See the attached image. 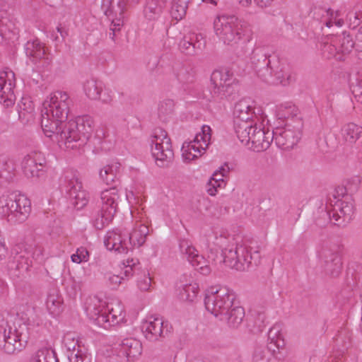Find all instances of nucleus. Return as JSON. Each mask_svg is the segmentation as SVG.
Masks as SVG:
<instances>
[{"label":"nucleus","mask_w":362,"mask_h":362,"mask_svg":"<svg viewBox=\"0 0 362 362\" xmlns=\"http://www.w3.org/2000/svg\"><path fill=\"white\" fill-rule=\"evenodd\" d=\"M268 351L263 347H257L253 354L252 362H269Z\"/></svg>","instance_id":"864d4df0"},{"label":"nucleus","mask_w":362,"mask_h":362,"mask_svg":"<svg viewBox=\"0 0 362 362\" xmlns=\"http://www.w3.org/2000/svg\"><path fill=\"white\" fill-rule=\"evenodd\" d=\"M139 0H119L117 3V8L119 9L120 15L127 9V7L131 6L132 4H137Z\"/></svg>","instance_id":"680f3d73"},{"label":"nucleus","mask_w":362,"mask_h":362,"mask_svg":"<svg viewBox=\"0 0 362 362\" xmlns=\"http://www.w3.org/2000/svg\"><path fill=\"white\" fill-rule=\"evenodd\" d=\"M18 117L23 123L30 122L33 119V105L28 99L23 98V100L18 104Z\"/></svg>","instance_id":"72a5a7b5"},{"label":"nucleus","mask_w":362,"mask_h":362,"mask_svg":"<svg viewBox=\"0 0 362 362\" xmlns=\"http://www.w3.org/2000/svg\"><path fill=\"white\" fill-rule=\"evenodd\" d=\"M15 170L13 160L6 156H0V178L6 181H10L13 177V172Z\"/></svg>","instance_id":"e433bc0d"},{"label":"nucleus","mask_w":362,"mask_h":362,"mask_svg":"<svg viewBox=\"0 0 362 362\" xmlns=\"http://www.w3.org/2000/svg\"><path fill=\"white\" fill-rule=\"evenodd\" d=\"M299 126L294 129L288 128H277L274 131V140L278 147L284 150L292 149L299 141L302 136L303 124L298 122Z\"/></svg>","instance_id":"dca6fc26"},{"label":"nucleus","mask_w":362,"mask_h":362,"mask_svg":"<svg viewBox=\"0 0 362 362\" xmlns=\"http://www.w3.org/2000/svg\"><path fill=\"white\" fill-rule=\"evenodd\" d=\"M162 6L156 0H146L144 10L145 17L148 20H154L160 13Z\"/></svg>","instance_id":"79ce46f5"},{"label":"nucleus","mask_w":362,"mask_h":362,"mask_svg":"<svg viewBox=\"0 0 362 362\" xmlns=\"http://www.w3.org/2000/svg\"><path fill=\"white\" fill-rule=\"evenodd\" d=\"M259 128H260V127H257V124L253 127V128H252L250 129V131L248 132V136H247L246 138L247 139H246V141H240L241 143L244 144L245 145H249L250 144H252V137H253V135L256 133L258 132V129Z\"/></svg>","instance_id":"338daca9"},{"label":"nucleus","mask_w":362,"mask_h":362,"mask_svg":"<svg viewBox=\"0 0 362 362\" xmlns=\"http://www.w3.org/2000/svg\"><path fill=\"white\" fill-rule=\"evenodd\" d=\"M287 112L282 113L281 116L285 118H294L296 117L298 115V109L294 106L290 105L289 107H286Z\"/></svg>","instance_id":"0e129e2a"},{"label":"nucleus","mask_w":362,"mask_h":362,"mask_svg":"<svg viewBox=\"0 0 362 362\" xmlns=\"http://www.w3.org/2000/svg\"><path fill=\"white\" fill-rule=\"evenodd\" d=\"M343 138L346 142L355 143L357 139L362 136V127L354 123H349L341 129Z\"/></svg>","instance_id":"473e14b6"},{"label":"nucleus","mask_w":362,"mask_h":362,"mask_svg":"<svg viewBox=\"0 0 362 362\" xmlns=\"http://www.w3.org/2000/svg\"><path fill=\"white\" fill-rule=\"evenodd\" d=\"M192 42L197 51H202L206 45V40L201 33H191L187 36Z\"/></svg>","instance_id":"8fccbe9b"},{"label":"nucleus","mask_w":362,"mask_h":362,"mask_svg":"<svg viewBox=\"0 0 362 362\" xmlns=\"http://www.w3.org/2000/svg\"><path fill=\"white\" fill-rule=\"evenodd\" d=\"M68 358L70 362H90V356L81 346H78V349H74L73 352L68 355Z\"/></svg>","instance_id":"49530a36"},{"label":"nucleus","mask_w":362,"mask_h":362,"mask_svg":"<svg viewBox=\"0 0 362 362\" xmlns=\"http://www.w3.org/2000/svg\"><path fill=\"white\" fill-rule=\"evenodd\" d=\"M124 279V276H120L115 275V274L110 275L108 276V281L110 282V284L113 288L118 286L122 283V281Z\"/></svg>","instance_id":"69168bd1"},{"label":"nucleus","mask_w":362,"mask_h":362,"mask_svg":"<svg viewBox=\"0 0 362 362\" xmlns=\"http://www.w3.org/2000/svg\"><path fill=\"white\" fill-rule=\"evenodd\" d=\"M348 191L349 189L346 186H338L335 189L333 197L336 201L333 204V209L332 211H323L321 212L320 216L325 221L321 223L317 219V226L322 227L328 222V220H334L335 225L344 227L352 220L354 214V206L351 197L348 194Z\"/></svg>","instance_id":"20e7f679"},{"label":"nucleus","mask_w":362,"mask_h":362,"mask_svg":"<svg viewBox=\"0 0 362 362\" xmlns=\"http://www.w3.org/2000/svg\"><path fill=\"white\" fill-rule=\"evenodd\" d=\"M148 233V226L141 224L138 229L134 230L131 233L128 234L127 236L128 238L127 243L129 250H132L134 247H139L143 245L146 242Z\"/></svg>","instance_id":"c85d7f7f"},{"label":"nucleus","mask_w":362,"mask_h":362,"mask_svg":"<svg viewBox=\"0 0 362 362\" xmlns=\"http://www.w3.org/2000/svg\"><path fill=\"white\" fill-rule=\"evenodd\" d=\"M63 188L73 207L83 209L88 202V193L83 189L82 183L73 171H66L63 175Z\"/></svg>","instance_id":"4468645a"},{"label":"nucleus","mask_w":362,"mask_h":362,"mask_svg":"<svg viewBox=\"0 0 362 362\" xmlns=\"http://www.w3.org/2000/svg\"><path fill=\"white\" fill-rule=\"evenodd\" d=\"M179 47L181 51L187 55H194L197 52L192 42L188 39L187 36H185L184 38L180 41Z\"/></svg>","instance_id":"3c124183"},{"label":"nucleus","mask_w":362,"mask_h":362,"mask_svg":"<svg viewBox=\"0 0 362 362\" xmlns=\"http://www.w3.org/2000/svg\"><path fill=\"white\" fill-rule=\"evenodd\" d=\"M106 248L109 250H115L118 253H127L129 247L127 243V236L121 233L112 231L108 233L104 240Z\"/></svg>","instance_id":"aec40b11"},{"label":"nucleus","mask_w":362,"mask_h":362,"mask_svg":"<svg viewBox=\"0 0 362 362\" xmlns=\"http://www.w3.org/2000/svg\"><path fill=\"white\" fill-rule=\"evenodd\" d=\"M27 247H30L31 250L30 259L35 261H42L43 259V249L40 246H35L33 247L30 245H27L25 243Z\"/></svg>","instance_id":"4d7b16f0"},{"label":"nucleus","mask_w":362,"mask_h":362,"mask_svg":"<svg viewBox=\"0 0 362 362\" xmlns=\"http://www.w3.org/2000/svg\"><path fill=\"white\" fill-rule=\"evenodd\" d=\"M198 285L194 284H185L179 293V298L182 300L192 302L198 293Z\"/></svg>","instance_id":"ea45409f"},{"label":"nucleus","mask_w":362,"mask_h":362,"mask_svg":"<svg viewBox=\"0 0 362 362\" xmlns=\"http://www.w3.org/2000/svg\"><path fill=\"white\" fill-rule=\"evenodd\" d=\"M31 250L25 243L15 245L11 250V257L8 263V270L10 276L13 279L24 277L32 266L30 259Z\"/></svg>","instance_id":"ddd939ff"},{"label":"nucleus","mask_w":362,"mask_h":362,"mask_svg":"<svg viewBox=\"0 0 362 362\" xmlns=\"http://www.w3.org/2000/svg\"><path fill=\"white\" fill-rule=\"evenodd\" d=\"M174 102L173 100L161 101L158 105V115L159 119L165 122L171 117L174 110Z\"/></svg>","instance_id":"58836bf2"},{"label":"nucleus","mask_w":362,"mask_h":362,"mask_svg":"<svg viewBox=\"0 0 362 362\" xmlns=\"http://www.w3.org/2000/svg\"><path fill=\"white\" fill-rule=\"evenodd\" d=\"M62 302L63 300L59 295L58 291L56 288L50 289L46 300V305L49 313L58 315L62 310Z\"/></svg>","instance_id":"7c9ffc66"},{"label":"nucleus","mask_w":362,"mask_h":362,"mask_svg":"<svg viewBox=\"0 0 362 362\" xmlns=\"http://www.w3.org/2000/svg\"><path fill=\"white\" fill-rule=\"evenodd\" d=\"M230 171V168L228 165V163H225L223 165L219 167L218 170H216L215 172L220 173L221 177H227L229 175V173Z\"/></svg>","instance_id":"774afa93"},{"label":"nucleus","mask_w":362,"mask_h":362,"mask_svg":"<svg viewBox=\"0 0 362 362\" xmlns=\"http://www.w3.org/2000/svg\"><path fill=\"white\" fill-rule=\"evenodd\" d=\"M274 131H265L264 128H259L258 132L252 137V144L250 146L252 151L262 152L266 151L274 141Z\"/></svg>","instance_id":"412c9836"},{"label":"nucleus","mask_w":362,"mask_h":362,"mask_svg":"<svg viewBox=\"0 0 362 362\" xmlns=\"http://www.w3.org/2000/svg\"><path fill=\"white\" fill-rule=\"evenodd\" d=\"M119 356H124L127 359L134 358L141 354V343L134 338H127L122 341Z\"/></svg>","instance_id":"b1692460"},{"label":"nucleus","mask_w":362,"mask_h":362,"mask_svg":"<svg viewBox=\"0 0 362 362\" xmlns=\"http://www.w3.org/2000/svg\"><path fill=\"white\" fill-rule=\"evenodd\" d=\"M139 264L138 259H128L127 264L124 266L123 274L126 278H129L134 275L138 276L137 285L139 288L142 291H146L149 290L151 286V278L149 274H146L144 273V275H141V272L138 267Z\"/></svg>","instance_id":"a211bd4d"},{"label":"nucleus","mask_w":362,"mask_h":362,"mask_svg":"<svg viewBox=\"0 0 362 362\" xmlns=\"http://www.w3.org/2000/svg\"><path fill=\"white\" fill-rule=\"evenodd\" d=\"M211 127L208 125H204L202 127V132L197 134L194 139V142H197V144H199L200 142H202L204 145H201V147L203 150V151H206V148L208 147L209 144V141L211 140Z\"/></svg>","instance_id":"37998d69"},{"label":"nucleus","mask_w":362,"mask_h":362,"mask_svg":"<svg viewBox=\"0 0 362 362\" xmlns=\"http://www.w3.org/2000/svg\"><path fill=\"white\" fill-rule=\"evenodd\" d=\"M251 248L242 244H236L235 247L222 248L219 255L214 257V252L211 251V258L216 264L224 263L226 266L238 271H245L250 267H257L261 260L259 252L257 250L252 252Z\"/></svg>","instance_id":"7ed1b4c3"},{"label":"nucleus","mask_w":362,"mask_h":362,"mask_svg":"<svg viewBox=\"0 0 362 362\" xmlns=\"http://www.w3.org/2000/svg\"><path fill=\"white\" fill-rule=\"evenodd\" d=\"M42 163H37L36 158L28 155L22 161V169L24 175L28 177H39L43 175Z\"/></svg>","instance_id":"bb28decb"},{"label":"nucleus","mask_w":362,"mask_h":362,"mask_svg":"<svg viewBox=\"0 0 362 362\" xmlns=\"http://www.w3.org/2000/svg\"><path fill=\"white\" fill-rule=\"evenodd\" d=\"M253 103L250 98H244L236 103L233 110L234 119L245 120L256 117Z\"/></svg>","instance_id":"5701e85b"},{"label":"nucleus","mask_w":362,"mask_h":362,"mask_svg":"<svg viewBox=\"0 0 362 362\" xmlns=\"http://www.w3.org/2000/svg\"><path fill=\"white\" fill-rule=\"evenodd\" d=\"M151 153L156 164L160 168L168 167L174 158L171 141L167 132L161 128L154 129L151 136Z\"/></svg>","instance_id":"9b49d317"},{"label":"nucleus","mask_w":362,"mask_h":362,"mask_svg":"<svg viewBox=\"0 0 362 362\" xmlns=\"http://www.w3.org/2000/svg\"><path fill=\"white\" fill-rule=\"evenodd\" d=\"M64 343L70 353L73 352L74 349H78V346H80L78 341H75L74 339L71 337L69 334H67L64 337Z\"/></svg>","instance_id":"052dcab7"},{"label":"nucleus","mask_w":362,"mask_h":362,"mask_svg":"<svg viewBox=\"0 0 362 362\" xmlns=\"http://www.w3.org/2000/svg\"><path fill=\"white\" fill-rule=\"evenodd\" d=\"M30 211V200L25 195L12 192L0 197V216L11 224L25 221Z\"/></svg>","instance_id":"39448f33"},{"label":"nucleus","mask_w":362,"mask_h":362,"mask_svg":"<svg viewBox=\"0 0 362 362\" xmlns=\"http://www.w3.org/2000/svg\"><path fill=\"white\" fill-rule=\"evenodd\" d=\"M120 194L115 185L102 191L100 200L91 213V222L97 230L103 229L115 215Z\"/></svg>","instance_id":"423d86ee"},{"label":"nucleus","mask_w":362,"mask_h":362,"mask_svg":"<svg viewBox=\"0 0 362 362\" xmlns=\"http://www.w3.org/2000/svg\"><path fill=\"white\" fill-rule=\"evenodd\" d=\"M30 337L28 325L18 320L13 328L6 329L0 325V347L7 354H15L24 349Z\"/></svg>","instance_id":"6e6552de"},{"label":"nucleus","mask_w":362,"mask_h":362,"mask_svg":"<svg viewBox=\"0 0 362 362\" xmlns=\"http://www.w3.org/2000/svg\"><path fill=\"white\" fill-rule=\"evenodd\" d=\"M71 103L66 93L57 91L49 101L43 103L41 127L47 137L54 134L61 148L83 147L93 132V120L89 115L78 116L66 122Z\"/></svg>","instance_id":"f257e3e1"},{"label":"nucleus","mask_w":362,"mask_h":362,"mask_svg":"<svg viewBox=\"0 0 362 362\" xmlns=\"http://www.w3.org/2000/svg\"><path fill=\"white\" fill-rule=\"evenodd\" d=\"M83 89L86 95L89 98L92 100L100 99L103 90L102 83L93 78L88 79L85 82Z\"/></svg>","instance_id":"f704fd0d"},{"label":"nucleus","mask_w":362,"mask_h":362,"mask_svg":"<svg viewBox=\"0 0 362 362\" xmlns=\"http://www.w3.org/2000/svg\"><path fill=\"white\" fill-rule=\"evenodd\" d=\"M281 330L280 325H274L268 332V341H274L279 340V339H283Z\"/></svg>","instance_id":"6e6d98bb"},{"label":"nucleus","mask_w":362,"mask_h":362,"mask_svg":"<svg viewBox=\"0 0 362 362\" xmlns=\"http://www.w3.org/2000/svg\"><path fill=\"white\" fill-rule=\"evenodd\" d=\"M245 315V309L234 302L233 306L223 315V319L220 320H226L229 327L237 328L242 323Z\"/></svg>","instance_id":"393cba45"},{"label":"nucleus","mask_w":362,"mask_h":362,"mask_svg":"<svg viewBox=\"0 0 362 362\" xmlns=\"http://www.w3.org/2000/svg\"><path fill=\"white\" fill-rule=\"evenodd\" d=\"M350 89L356 100L362 103V76H357L350 80Z\"/></svg>","instance_id":"a18cd8bd"},{"label":"nucleus","mask_w":362,"mask_h":362,"mask_svg":"<svg viewBox=\"0 0 362 362\" xmlns=\"http://www.w3.org/2000/svg\"><path fill=\"white\" fill-rule=\"evenodd\" d=\"M89 252L86 247H81L78 248L76 252L71 257L72 262L75 263H81L88 260Z\"/></svg>","instance_id":"603ef678"},{"label":"nucleus","mask_w":362,"mask_h":362,"mask_svg":"<svg viewBox=\"0 0 362 362\" xmlns=\"http://www.w3.org/2000/svg\"><path fill=\"white\" fill-rule=\"evenodd\" d=\"M164 324L159 317H150L142 325L145 337L150 341H156L159 337H164L165 333L168 332L167 328L165 330L167 325L165 326Z\"/></svg>","instance_id":"6ab92c4d"},{"label":"nucleus","mask_w":362,"mask_h":362,"mask_svg":"<svg viewBox=\"0 0 362 362\" xmlns=\"http://www.w3.org/2000/svg\"><path fill=\"white\" fill-rule=\"evenodd\" d=\"M235 296L226 288L214 290V288L206 291L204 298L206 309L215 317L223 319V315L233 306Z\"/></svg>","instance_id":"f8f14e48"},{"label":"nucleus","mask_w":362,"mask_h":362,"mask_svg":"<svg viewBox=\"0 0 362 362\" xmlns=\"http://www.w3.org/2000/svg\"><path fill=\"white\" fill-rule=\"evenodd\" d=\"M332 42L337 45L339 52L342 55L349 54L354 48H356V45H359L358 42H354L349 33L346 31L332 39Z\"/></svg>","instance_id":"c756f323"},{"label":"nucleus","mask_w":362,"mask_h":362,"mask_svg":"<svg viewBox=\"0 0 362 362\" xmlns=\"http://www.w3.org/2000/svg\"><path fill=\"white\" fill-rule=\"evenodd\" d=\"M338 248L339 247L335 245L332 248L326 246L322 248L320 255L324 261L323 267L325 273L333 277L337 276L342 268V262Z\"/></svg>","instance_id":"f3484780"},{"label":"nucleus","mask_w":362,"mask_h":362,"mask_svg":"<svg viewBox=\"0 0 362 362\" xmlns=\"http://www.w3.org/2000/svg\"><path fill=\"white\" fill-rule=\"evenodd\" d=\"M120 168L121 164L119 162H111L100 170V177L106 185L115 183L118 180Z\"/></svg>","instance_id":"cd10ccee"},{"label":"nucleus","mask_w":362,"mask_h":362,"mask_svg":"<svg viewBox=\"0 0 362 362\" xmlns=\"http://www.w3.org/2000/svg\"><path fill=\"white\" fill-rule=\"evenodd\" d=\"M124 23L120 24H111L110 28L109 37L114 42H115L118 36L121 34V28L123 27Z\"/></svg>","instance_id":"bf43d9fd"},{"label":"nucleus","mask_w":362,"mask_h":362,"mask_svg":"<svg viewBox=\"0 0 362 362\" xmlns=\"http://www.w3.org/2000/svg\"><path fill=\"white\" fill-rule=\"evenodd\" d=\"M52 58L49 53L46 52L45 57H42L41 59L37 61V67L42 68L45 70H48L50 68Z\"/></svg>","instance_id":"13d9d810"},{"label":"nucleus","mask_w":362,"mask_h":362,"mask_svg":"<svg viewBox=\"0 0 362 362\" xmlns=\"http://www.w3.org/2000/svg\"><path fill=\"white\" fill-rule=\"evenodd\" d=\"M285 346V342L284 339H279L277 341H269L267 344V347L265 349L267 351H268V356H270V355H273L275 357H278L276 356V350L277 353L280 354V349H284Z\"/></svg>","instance_id":"09e8293b"},{"label":"nucleus","mask_w":362,"mask_h":362,"mask_svg":"<svg viewBox=\"0 0 362 362\" xmlns=\"http://www.w3.org/2000/svg\"><path fill=\"white\" fill-rule=\"evenodd\" d=\"M323 54L325 55L327 52V55L326 56L327 58L335 57L337 60L343 61L344 60L343 56L341 54V52H339L338 46L336 43H325L322 48Z\"/></svg>","instance_id":"de8ad7c7"},{"label":"nucleus","mask_w":362,"mask_h":362,"mask_svg":"<svg viewBox=\"0 0 362 362\" xmlns=\"http://www.w3.org/2000/svg\"><path fill=\"white\" fill-rule=\"evenodd\" d=\"M213 86L210 100L220 102L222 100H233L239 93V83L233 73L228 69L215 70L211 76Z\"/></svg>","instance_id":"0eeeda50"},{"label":"nucleus","mask_w":362,"mask_h":362,"mask_svg":"<svg viewBox=\"0 0 362 362\" xmlns=\"http://www.w3.org/2000/svg\"><path fill=\"white\" fill-rule=\"evenodd\" d=\"M17 291L23 294V298L30 297L34 293V289L31 284L25 281L17 286Z\"/></svg>","instance_id":"5fc2aeb1"},{"label":"nucleus","mask_w":362,"mask_h":362,"mask_svg":"<svg viewBox=\"0 0 362 362\" xmlns=\"http://www.w3.org/2000/svg\"><path fill=\"white\" fill-rule=\"evenodd\" d=\"M114 0H102L101 8L106 16L112 13V3Z\"/></svg>","instance_id":"e2e57ef3"},{"label":"nucleus","mask_w":362,"mask_h":362,"mask_svg":"<svg viewBox=\"0 0 362 362\" xmlns=\"http://www.w3.org/2000/svg\"><path fill=\"white\" fill-rule=\"evenodd\" d=\"M14 88L15 84L12 79L0 76V103L5 107H11L15 103Z\"/></svg>","instance_id":"4be33fe9"},{"label":"nucleus","mask_w":362,"mask_h":362,"mask_svg":"<svg viewBox=\"0 0 362 362\" xmlns=\"http://www.w3.org/2000/svg\"><path fill=\"white\" fill-rule=\"evenodd\" d=\"M179 247L181 253L186 255L187 260L196 270L203 275H208L211 273V269L208 261L202 255L197 253V251L189 240H181Z\"/></svg>","instance_id":"2eb2a0df"},{"label":"nucleus","mask_w":362,"mask_h":362,"mask_svg":"<svg viewBox=\"0 0 362 362\" xmlns=\"http://www.w3.org/2000/svg\"><path fill=\"white\" fill-rule=\"evenodd\" d=\"M24 48L27 57L35 64L42 57H45L47 52L45 46L38 39L28 41Z\"/></svg>","instance_id":"a878e982"},{"label":"nucleus","mask_w":362,"mask_h":362,"mask_svg":"<svg viewBox=\"0 0 362 362\" xmlns=\"http://www.w3.org/2000/svg\"><path fill=\"white\" fill-rule=\"evenodd\" d=\"M96 303H89L86 311L90 320H93L95 325L99 327L107 329L111 326L117 325L124 318V310L120 303H117L115 307L105 309L101 301L95 300Z\"/></svg>","instance_id":"9d476101"},{"label":"nucleus","mask_w":362,"mask_h":362,"mask_svg":"<svg viewBox=\"0 0 362 362\" xmlns=\"http://www.w3.org/2000/svg\"><path fill=\"white\" fill-rule=\"evenodd\" d=\"M216 35L224 44H237L246 33V23L235 16H217L214 21Z\"/></svg>","instance_id":"1a4fd4ad"},{"label":"nucleus","mask_w":362,"mask_h":362,"mask_svg":"<svg viewBox=\"0 0 362 362\" xmlns=\"http://www.w3.org/2000/svg\"><path fill=\"white\" fill-rule=\"evenodd\" d=\"M187 8L188 4H185V1L173 0L170 14L174 19L181 20L186 15Z\"/></svg>","instance_id":"a19ab883"},{"label":"nucleus","mask_w":362,"mask_h":362,"mask_svg":"<svg viewBox=\"0 0 362 362\" xmlns=\"http://www.w3.org/2000/svg\"><path fill=\"white\" fill-rule=\"evenodd\" d=\"M32 362H59V360L54 350L42 348L36 352Z\"/></svg>","instance_id":"4c0bfd02"},{"label":"nucleus","mask_w":362,"mask_h":362,"mask_svg":"<svg viewBox=\"0 0 362 362\" xmlns=\"http://www.w3.org/2000/svg\"><path fill=\"white\" fill-rule=\"evenodd\" d=\"M174 73L176 78L181 83H192L194 80V71L189 66L180 65L175 69Z\"/></svg>","instance_id":"c9c22d12"},{"label":"nucleus","mask_w":362,"mask_h":362,"mask_svg":"<svg viewBox=\"0 0 362 362\" xmlns=\"http://www.w3.org/2000/svg\"><path fill=\"white\" fill-rule=\"evenodd\" d=\"M250 59L254 70L262 81L284 86L291 83V75L285 71L276 55L268 54L264 48L257 47L252 51Z\"/></svg>","instance_id":"f03ea898"},{"label":"nucleus","mask_w":362,"mask_h":362,"mask_svg":"<svg viewBox=\"0 0 362 362\" xmlns=\"http://www.w3.org/2000/svg\"><path fill=\"white\" fill-rule=\"evenodd\" d=\"M201 145L204 144L201 142L197 144V142H194V140L190 142H185L182 145V150L184 151L183 155L185 154V159H188L189 160H194L198 158V156L195 154H192L191 152H188L190 150H193L195 152L201 153L202 150Z\"/></svg>","instance_id":"c03bdc74"},{"label":"nucleus","mask_w":362,"mask_h":362,"mask_svg":"<svg viewBox=\"0 0 362 362\" xmlns=\"http://www.w3.org/2000/svg\"><path fill=\"white\" fill-rule=\"evenodd\" d=\"M256 124L253 119L245 120H241L240 119H234V129L239 140H247L248 139L246 137L248 136V132L250 131Z\"/></svg>","instance_id":"2f4dec72"}]
</instances>
